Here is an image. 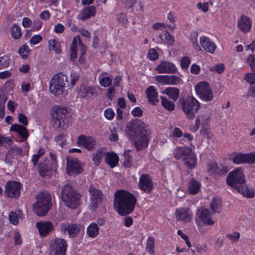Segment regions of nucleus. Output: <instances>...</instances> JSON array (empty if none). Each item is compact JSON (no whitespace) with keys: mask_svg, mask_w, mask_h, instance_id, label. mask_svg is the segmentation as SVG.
Returning a JSON list of instances; mask_svg holds the SVG:
<instances>
[{"mask_svg":"<svg viewBox=\"0 0 255 255\" xmlns=\"http://www.w3.org/2000/svg\"><path fill=\"white\" fill-rule=\"evenodd\" d=\"M136 199L135 196L125 190L117 191L115 194L114 206L121 215L125 216L133 210Z\"/></svg>","mask_w":255,"mask_h":255,"instance_id":"nucleus-1","label":"nucleus"},{"mask_svg":"<svg viewBox=\"0 0 255 255\" xmlns=\"http://www.w3.org/2000/svg\"><path fill=\"white\" fill-rule=\"evenodd\" d=\"M139 120L129 122L126 127V133L131 136L134 144L138 150H141L147 146L149 131L142 129Z\"/></svg>","mask_w":255,"mask_h":255,"instance_id":"nucleus-2","label":"nucleus"},{"mask_svg":"<svg viewBox=\"0 0 255 255\" xmlns=\"http://www.w3.org/2000/svg\"><path fill=\"white\" fill-rule=\"evenodd\" d=\"M79 76L76 73H71L70 75V82L67 77L62 73H58L54 75L50 82V90L55 96L62 94L63 88L67 87L72 89L79 80Z\"/></svg>","mask_w":255,"mask_h":255,"instance_id":"nucleus-3","label":"nucleus"},{"mask_svg":"<svg viewBox=\"0 0 255 255\" xmlns=\"http://www.w3.org/2000/svg\"><path fill=\"white\" fill-rule=\"evenodd\" d=\"M227 184L239 193L248 198L255 196V192L245 185V179L242 169L238 168L230 172L227 177Z\"/></svg>","mask_w":255,"mask_h":255,"instance_id":"nucleus-4","label":"nucleus"},{"mask_svg":"<svg viewBox=\"0 0 255 255\" xmlns=\"http://www.w3.org/2000/svg\"><path fill=\"white\" fill-rule=\"evenodd\" d=\"M51 114L54 128L66 129L69 127V120L67 108L54 106L52 109Z\"/></svg>","mask_w":255,"mask_h":255,"instance_id":"nucleus-5","label":"nucleus"},{"mask_svg":"<svg viewBox=\"0 0 255 255\" xmlns=\"http://www.w3.org/2000/svg\"><path fill=\"white\" fill-rule=\"evenodd\" d=\"M179 102L186 118L188 120L194 119L199 110L200 103L193 97L180 99Z\"/></svg>","mask_w":255,"mask_h":255,"instance_id":"nucleus-6","label":"nucleus"},{"mask_svg":"<svg viewBox=\"0 0 255 255\" xmlns=\"http://www.w3.org/2000/svg\"><path fill=\"white\" fill-rule=\"evenodd\" d=\"M37 202L33 204V210L37 216L45 215L51 206V196L48 192L41 193L37 196Z\"/></svg>","mask_w":255,"mask_h":255,"instance_id":"nucleus-7","label":"nucleus"},{"mask_svg":"<svg viewBox=\"0 0 255 255\" xmlns=\"http://www.w3.org/2000/svg\"><path fill=\"white\" fill-rule=\"evenodd\" d=\"M195 90L198 96L202 100L209 102L213 99V93L208 83L200 82L196 86Z\"/></svg>","mask_w":255,"mask_h":255,"instance_id":"nucleus-8","label":"nucleus"},{"mask_svg":"<svg viewBox=\"0 0 255 255\" xmlns=\"http://www.w3.org/2000/svg\"><path fill=\"white\" fill-rule=\"evenodd\" d=\"M67 245L63 239L57 238L50 246V255H64Z\"/></svg>","mask_w":255,"mask_h":255,"instance_id":"nucleus-9","label":"nucleus"},{"mask_svg":"<svg viewBox=\"0 0 255 255\" xmlns=\"http://www.w3.org/2000/svg\"><path fill=\"white\" fill-rule=\"evenodd\" d=\"M88 190L90 195V208L92 210H95L102 201L103 194L100 190L93 185L89 187Z\"/></svg>","mask_w":255,"mask_h":255,"instance_id":"nucleus-10","label":"nucleus"},{"mask_svg":"<svg viewBox=\"0 0 255 255\" xmlns=\"http://www.w3.org/2000/svg\"><path fill=\"white\" fill-rule=\"evenodd\" d=\"M21 184L16 181H8L5 185L4 194L10 198H17L20 195Z\"/></svg>","mask_w":255,"mask_h":255,"instance_id":"nucleus-11","label":"nucleus"},{"mask_svg":"<svg viewBox=\"0 0 255 255\" xmlns=\"http://www.w3.org/2000/svg\"><path fill=\"white\" fill-rule=\"evenodd\" d=\"M77 92L79 96L87 100H91L92 97L98 96L97 90L94 86L80 85L77 88Z\"/></svg>","mask_w":255,"mask_h":255,"instance_id":"nucleus-12","label":"nucleus"},{"mask_svg":"<svg viewBox=\"0 0 255 255\" xmlns=\"http://www.w3.org/2000/svg\"><path fill=\"white\" fill-rule=\"evenodd\" d=\"M233 161L234 163L238 164L243 163H255V153L237 154L233 157Z\"/></svg>","mask_w":255,"mask_h":255,"instance_id":"nucleus-13","label":"nucleus"},{"mask_svg":"<svg viewBox=\"0 0 255 255\" xmlns=\"http://www.w3.org/2000/svg\"><path fill=\"white\" fill-rule=\"evenodd\" d=\"M158 73L174 74L177 69L175 65L169 61H162L155 68Z\"/></svg>","mask_w":255,"mask_h":255,"instance_id":"nucleus-14","label":"nucleus"},{"mask_svg":"<svg viewBox=\"0 0 255 255\" xmlns=\"http://www.w3.org/2000/svg\"><path fill=\"white\" fill-rule=\"evenodd\" d=\"M80 225L76 224H63L61 226V230L65 234L68 233L69 237L74 238L76 237L80 231Z\"/></svg>","mask_w":255,"mask_h":255,"instance_id":"nucleus-15","label":"nucleus"},{"mask_svg":"<svg viewBox=\"0 0 255 255\" xmlns=\"http://www.w3.org/2000/svg\"><path fill=\"white\" fill-rule=\"evenodd\" d=\"M78 140L79 144L88 150H91L96 148V142L92 137L81 135L78 136Z\"/></svg>","mask_w":255,"mask_h":255,"instance_id":"nucleus-16","label":"nucleus"},{"mask_svg":"<svg viewBox=\"0 0 255 255\" xmlns=\"http://www.w3.org/2000/svg\"><path fill=\"white\" fill-rule=\"evenodd\" d=\"M139 187L146 193H149L152 190L153 183L148 174H142L139 178Z\"/></svg>","mask_w":255,"mask_h":255,"instance_id":"nucleus-17","label":"nucleus"},{"mask_svg":"<svg viewBox=\"0 0 255 255\" xmlns=\"http://www.w3.org/2000/svg\"><path fill=\"white\" fill-rule=\"evenodd\" d=\"M66 171L69 175L82 172V168L76 159L67 158Z\"/></svg>","mask_w":255,"mask_h":255,"instance_id":"nucleus-18","label":"nucleus"},{"mask_svg":"<svg viewBox=\"0 0 255 255\" xmlns=\"http://www.w3.org/2000/svg\"><path fill=\"white\" fill-rule=\"evenodd\" d=\"M196 218L205 224L212 225L214 223L211 217L210 211L208 209H199L196 213Z\"/></svg>","mask_w":255,"mask_h":255,"instance_id":"nucleus-19","label":"nucleus"},{"mask_svg":"<svg viewBox=\"0 0 255 255\" xmlns=\"http://www.w3.org/2000/svg\"><path fill=\"white\" fill-rule=\"evenodd\" d=\"M81 195L78 193L69 196L68 199H63L62 201L65 205L71 209H75L80 204Z\"/></svg>","mask_w":255,"mask_h":255,"instance_id":"nucleus-20","label":"nucleus"},{"mask_svg":"<svg viewBox=\"0 0 255 255\" xmlns=\"http://www.w3.org/2000/svg\"><path fill=\"white\" fill-rule=\"evenodd\" d=\"M36 226L39 234L42 237L46 236L50 232L53 230L54 227L51 222H39L36 223Z\"/></svg>","mask_w":255,"mask_h":255,"instance_id":"nucleus-21","label":"nucleus"},{"mask_svg":"<svg viewBox=\"0 0 255 255\" xmlns=\"http://www.w3.org/2000/svg\"><path fill=\"white\" fill-rule=\"evenodd\" d=\"M176 217L178 220L184 223L190 222L192 218V214L189 209L187 208H180L176 212Z\"/></svg>","mask_w":255,"mask_h":255,"instance_id":"nucleus-22","label":"nucleus"},{"mask_svg":"<svg viewBox=\"0 0 255 255\" xmlns=\"http://www.w3.org/2000/svg\"><path fill=\"white\" fill-rule=\"evenodd\" d=\"M252 22L250 19L246 15H242L238 20V26L243 32L246 33L250 30Z\"/></svg>","mask_w":255,"mask_h":255,"instance_id":"nucleus-23","label":"nucleus"},{"mask_svg":"<svg viewBox=\"0 0 255 255\" xmlns=\"http://www.w3.org/2000/svg\"><path fill=\"white\" fill-rule=\"evenodd\" d=\"M200 44L205 51L211 53L216 49L215 44L206 36L201 37Z\"/></svg>","mask_w":255,"mask_h":255,"instance_id":"nucleus-24","label":"nucleus"},{"mask_svg":"<svg viewBox=\"0 0 255 255\" xmlns=\"http://www.w3.org/2000/svg\"><path fill=\"white\" fill-rule=\"evenodd\" d=\"M10 130L17 132L23 140H26L29 136L27 128L24 126L19 124L13 125L10 127Z\"/></svg>","mask_w":255,"mask_h":255,"instance_id":"nucleus-25","label":"nucleus"},{"mask_svg":"<svg viewBox=\"0 0 255 255\" xmlns=\"http://www.w3.org/2000/svg\"><path fill=\"white\" fill-rule=\"evenodd\" d=\"M146 93L147 98L148 99V101L152 105H156L159 102L158 94L153 86H150L147 88L146 90Z\"/></svg>","mask_w":255,"mask_h":255,"instance_id":"nucleus-26","label":"nucleus"},{"mask_svg":"<svg viewBox=\"0 0 255 255\" xmlns=\"http://www.w3.org/2000/svg\"><path fill=\"white\" fill-rule=\"evenodd\" d=\"M49 161L45 160L43 163H40L38 166V170L42 177L49 176L51 173V167L49 164Z\"/></svg>","mask_w":255,"mask_h":255,"instance_id":"nucleus-27","label":"nucleus"},{"mask_svg":"<svg viewBox=\"0 0 255 255\" xmlns=\"http://www.w3.org/2000/svg\"><path fill=\"white\" fill-rule=\"evenodd\" d=\"M96 13V7L94 6H89L81 10L79 16L82 20H85L91 16H94Z\"/></svg>","mask_w":255,"mask_h":255,"instance_id":"nucleus-28","label":"nucleus"},{"mask_svg":"<svg viewBox=\"0 0 255 255\" xmlns=\"http://www.w3.org/2000/svg\"><path fill=\"white\" fill-rule=\"evenodd\" d=\"M76 190L72 186L70 183L65 184L62 187V191L61 193V198L63 199H68L69 196L77 193Z\"/></svg>","mask_w":255,"mask_h":255,"instance_id":"nucleus-29","label":"nucleus"},{"mask_svg":"<svg viewBox=\"0 0 255 255\" xmlns=\"http://www.w3.org/2000/svg\"><path fill=\"white\" fill-rule=\"evenodd\" d=\"M105 160L106 163L111 168L115 167L119 162V157L117 154L107 153L105 155Z\"/></svg>","mask_w":255,"mask_h":255,"instance_id":"nucleus-30","label":"nucleus"},{"mask_svg":"<svg viewBox=\"0 0 255 255\" xmlns=\"http://www.w3.org/2000/svg\"><path fill=\"white\" fill-rule=\"evenodd\" d=\"M184 164L189 169H193L195 167L196 159L194 155L192 153V150L191 152L185 155L183 158Z\"/></svg>","mask_w":255,"mask_h":255,"instance_id":"nucleus-31","label":"nucleus"},{"mask_svg":"<svg viewBox=\"0 0 255 255\" xmlns=\"http://www.w3.org/2000/svg\"><path fill=\"white\" fill-rule=\"evenodd\" d=\"M191 152V149L186 147H178L173 151V155L176 159H179L182 157Z\"/></svg>","mask_w":255,"mask_h":255,"instance_id":"nucleus-32","label":"nucleus"},{"mask_svg":"<svg viewBox=\"0 0 255 255\" xmlns=\"http://www.w3.org/2000/svg\"><path fill=\"white\" fill-rule=\"evenodd\" d=\"M201 187V183L198 181L192 178L188 185V191L191 194H196L199 191Z\"/></svg>","mask_w":255,"mask_h":255,"instance_id":"nucleus-33","label":"nucleus"},{"mask_svg":"<svg viewBox=\"0 0 255 255\" xmlns=\"http://www.w3.org/2000/svg\"><path fill=\"white\" fill-rule=\"evenodd\" d=\"M163 93L167 94L174 101H176L179 96V90L177 88L168 87L164 90Z\"/></svg>","mask_w":255,"mask_h":255,"instance_id":"nucleus-34","label":"nucleus"},{"mask_svg":"<svg viewBox=\"0 0 255 255\" xmlns=\"http://www.w3.org/2000/svg\"><path fill=\"white\" fill-rule=\"evenodd\" d=\"M87 234L91 238L96 237L99 233V227L98 224L92 223L87 228Z\"/></svg>","mask_w":255,"mask_h":255,"instance_id":"nucleus-35","label":"nucleus"},{"mask_svg":"<svg viewBox=\"0 0 255 255\" xmlns=\"http://www.w3.org/2000/svg\"><path fill=\"white\" fill-rule=\"evenodd\" d=\"M105 155V151L102 149H98L93 155V160L96 166L100 164L101 161Z\"/></svg>","mask_w":255,"mask_h":255,"instance_id":"nucleus-36","label":"nucleus"},{"mask_svg":"<svg viewBox=\"0 0 255 255\" xmlns=\"http://www.w3.org/2000/svg\"><path fill=\"white\" fill-rule=\"evenodd\" d=\"M10 33L12 37L15 39L20 38L22 35V32L20 27L17 24H13L10 28Z\"/></svg>","mask_w":255,"mask_h":255,"instance_id":"nucleus-37","label":"nucleus"},{"mask_svg":"<svg viewBox=\"0 0 255 255\" xmlns=\"http://www.w3.org/2000/svg\"><path fill=\"white\" fill-rule=\"evenodd\" d=\"M77 38L75 37L72 41V44L70 48V60L72 61L75 60L77 58Z\"/></svg>","mask_w":255,"mask_h":255,"instance_id":"nucleus-38","label":"nucleus"},{"mask_svg":"<svg viewBox=\"0 0 255 255\" xmlns=\"http://www.w3.org/2000/svg\"><path fill=\"white\" fill-rule=\"evenodd\" d=\"M221 200L214 198L210 203V208L214 213H219L221 207Z\"/></svg>","mask_w":255,"mask_h":255,"instance_id":"nucleus-39","label":"nucleus"},{"mask_svg":"<svg viewBox=\"0 0 255 255\" xmlns=\"http://www.w3.org/2000/svg\"><path fill=\"white\" fill-rule=\"evenodd\" d=\"M161 104L165 109L168 111H173L174 110L175 105L173 102L163 97H161Z\"/></svg>","mask_w":255,"mask_h":255,"instance_id":"nucleus-40","label":"nucleus"},{"mask_svg":"<svg viewBox=\"0 0 255 255\" xmlns=\"http://www.w3.org/2000/svg\"><path fill=\"white\" fill-rule=\"evenodd\" d=\"M123 164L125 167H129L132 164V160L129 151H126L123 153Z\"/></svg>","mask_w":255,"mask_h":255,"instance_id":"nucleus-41","label":"nucleus"},{"mask_svg":"<svg viewBox=\"0 0 255 255\" xmlns=\"http://www.w3.org/2000/svg\"><path fill=\"white\" fill-rule=\"evenodd\" d=\"M49 48L50 50H54L56 53L60 52L59 43L55 39L49 41Z\"/></svg>","mask_w":255,"mask_h":255,"instance_id":"nucleus-42","label":"nucleus"},{"mask_svg":"<svg viewBox=\"0 0 255 255\" xmlns=\"http://www.w3.org/2000/svg\"><path fill=\"white\" fill-rule=\"evenodd\" d=\"M154 239L150 237L148 238L146 243V250L149 254H152L154 253Z\"/></svg>","mask_w":255,"mask_h":255,"instance_id":"nucleus-43","label":"nucleus"},{"mask_svg":"<svg viewBox=\"0 0 255 255\" xmlns=\"http://www.w3.org/2000/svg\"><path fill=\"white\" fill-rule=\"evenodd\" d=\"M181 81V78L175 75H168L167 85L178 84Z\"/></svg>","mask_w":255,"mask_h":255,"instance_id":"nucleus-44","label":"nucleus"},{"mask_svg":"<svg viewBox=\"0 0 255 255\" xmlns=\"http://www.w3.org/2000/svg\"><path fill=\"white\" fill-rule=\"evenodd\" d=\"M10 63V59L6 55L0 57V70L7 67Z\"/></svg>","mask_w":255,"mask_h":255,"instance_id":"nucleus-45","label":"nucleus"},{"mask_svg":"<svg viewBox=\"0 0 255 255\" xmlns=\"http://www.w3.org/2000/svg\"><path fill=\"white\" fill-rule=\"evenodd\" d=\"M112 82L111 78L107 76L100 79L99 83L101 86L107 87L111 85Z\"/></svg>","mask_w":255,"mask_h":255,"instance_id":"nucleus-46","label":"nucleus"},{"mask_svg":"<svg viewBox=\"0 0 255 255\" xmlns=\"http://www.w3.org/2000/svg\"><path fill=\"white\" fill-rule=\"evenodd\" d=\"M30 49L27 45H24L19 50V53L25 59L27 57L28 54L29 53Z\"/></svg>","mask_w":255,"mask_h":255,"instance_id":"nucleus-47","label":"nucleus"},{"mask_svg":"<svg viewBox=\"0 0 255 255\" xmlns=\"http://www.w3.org/2000/svg\"><path fill=\"white\" fill-rule=\"evenodd\" d=\"M226 237L233 242H237L240 237L239 232H234L233 234H228Z\"/></svg>","mask_w":255,"mask_h":255,"instance_id":"nucleus-48","label":"nucleus"},{"mask_svg":"<svg viewBox=\"0 0 255 255\" xmlns=\"http://www.w3.org/2000/svg\"><path fill=\"white\" fill-rule=\"evenodd\" d=\"M17 157H16L13 152L9 150L5 156V161L9 164H11L13 160L15 159Z\"/></svg>","mask_w":255,"mask_h":255,"instance_id":"nucleus-49","label":"nucleus"},{"mask_svg":"<svg viewBox=\"0 0 255 255\" xmlns=\"http://www.w3.org/2000/svg\"><path fill=\"white\" fill-rule=\"evenodd\" d=\"M9 220L11 224L17 225L18 223V217L16 213L11 212L9 214Z\"/></svg>","mask_w":255,"mask_h":255,"instance_id":"nucleus-50","label":"nucleus"},{"mask_svg":"<svg viewBox=\"0 0 255 255\" xmlns=\"http://www.w3.org/2000/svg\"><path fill=\"white\" fill-rule=\"evenodd\" d=\"M225 69V66L224 64H217L215 66L212 67L210 70L211 71H216L218 73H222Z\"/></svg>","mask_w":255,"mask_h":255,"instance_id":"nucleus-51","label":"nucleus"},{"mask_svg":"<svg viewBox=\"0 0 255 255\" xmlns=\"http://www.w3.org/2000/svg\"><path fill=\"white\" fill-rule=\"evenodd\" d=\"M229 171L228 168L227 167H222L221 168H217V169L214 170V172L217 173L218 176H222L225 175Z\"/></svg>","mask_w":255,"mask_h":255,"instance_id":"nucleus-52","label":"nucleus"},{"mask_svg":"<svg viewBox=\"0 0 255 255\" xmlns=\"http://www.w3.org/2000/svg\"><path fill=\"white\" fill-rule=\"evenodd\" d=\"M155 78L158 82L164 85H167L168 75H157L155 76Z\"/></svg>","mask_w":255,"mask_h":255,"instance_id":"nucleus-53","label":"nucleus"},{"mask_svg":"<svg viewBox=\"0 0 255 255\" xmlns=\"http://www.w3.org/2000/svg\"><path fill=\"white\" fill-rule=\"evenodd\" d=\"M148 57L151 60H155L158 57V53L154 49H150L148 51Z\"/></svg>","mask_w":255,"mask_h":255,"instance_id":"nucleus-54","label":"nucleus"},{"mask_svg":"<svg viewBox=\"0 0 255 255\" xmlns=\"http://www.w3.org/2000/svg\"><path fill=\"white\" fill-rule=\"evenodd\" d=\"M246 80L251 84L255 83V74L253 73H247L245 75Z\"/></svg>","mask_w":255,"mask_h":255,"instance_id":"nucleus-55","label":"nucleus"},{"mask_svg":"<svg viewBox=\"0 0 255 255\" xmlns=\"http://www.w3.org/2000/svg\"><path fill=\"white\" fill-rule=\"evenodd\" d=\"M42 39V36L40 35H35L30 39V43L32 44H36L39 43Z\"/></svg>","mask_w":255,"mask_h":255,"instance_id":"nucleus-56","label":"nucleus"},{"mask_svg":"<svg viewBox=\"0 0 255 255\" xmlns=\"http://www.w3.org/2000/svg\"><path fill=\"white\" fill-rule=\"evenodd\" d=\"M190 63V60L188 57H184L181 61V66L182 69L187 68Z\"/></svg>","mask_w":255,"mask_h":255,"instance_id":"nucleus-57","label":"nucleus"},{"mask_svg":"<svg viewBox=\"0 0 255 255\" xmlns=\"http://www.w3.org/2000/svg\"><path fill=\"white\" fill-rule=\"evenodd\" d=\"M18 122L21 123L24 126L28 125L27 118L26 116L22 114H19L18 116Z\"/></svg>","mask_w":255,"mask_h":255,"instance_id":"nucleus-58","label":"nucleus"},{"mask_svg":"<svg viewBox=\"0 0 255 255\" xmlns=\"http://www.w3.org/2000/svg\"><path fill=\"white\" fill-rule=\"evenodd\" d=\"M164 37L165 38V42L168 44L171 45L173 43L174 39L169 32H166L164 34Z\"/></svg>","mask_w":255,"mask_h":255,"instance_id":"nucleus-59","label":"nucleus"},{"mask_svg":"<svg viewBox=\"0 0 255 255\" xmlns=\"http://www.w3.org/2000/svg\"><path fill=\"white\" fill-rule=\"evenodd\" d=\"M4 143L9 146L11 144V140L8 137H4L3 135H0V146Z\"/></svg>","mask_w":255,"mask_h":255,"instance_id":"nucleus-60","label":"nucleus"},{"mask_svg":"<svg viewBox=\"0 0 255 255\" xmlns=\"http://www.w3.org/2000/svg\"><path fill=\"white\" fill-rule=\"evenodd\" d=\"M55 140L58 142L61 141V142L59 143V144L63 147L64 145L66 144V141L65 140L64 135L63 134H60L56 136L55 138Z\"/></svg>","mask_w":255,"mask_h":255,"instance_id":"nucleus-61","label":"nucleus"},{"mask_svg":"<svg viewBox=\"0 0 255 255\" xmlns=\"http://www.w3.org/2000/svg\"><path fill=\"white\" fill-rule=\"evenodd\" d=\"M200 67L195 63L193 64L190 68L191 73L193 74H198L200 72Z\"/></svg>","mask_w":255,"mask_h":255,"instance_id":"nucleus-62","label":"nucleus"},{"mask_svg":"<svg viewBox=\"0 0 255 255\" xmlns=\"http://www.w3.org/2000/svg\"><path fill=\"white\" fill-rule=\"evenodd\" d=\"M105 117L108 120H112L115 115V113L111 109L106 110L104 112Z\"/></svg>","mask_w":255,"mask_h":255,"instance_id":"nucleus-63","label":"nucleus"},{"mask_svg":"<svg viewBox=\"0 0 255 255\" xmlns=\"http://www.w3.org/2000/svg\"><path fill=\"white\" fill-rule=\"evenodd\" d=\"M197 7L198 9H201L204 12H207L209 9L208 3L207 2L204 3L199 2L197 4Z\"/></svg>","mask_w":255,"mask_h":255,"instance_id":"nucleus-64","label":"nucleus"}]
</instances>
